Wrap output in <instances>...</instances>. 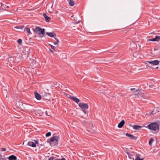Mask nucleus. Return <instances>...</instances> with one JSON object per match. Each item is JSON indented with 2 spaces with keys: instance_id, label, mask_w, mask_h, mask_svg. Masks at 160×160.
<instances>
[{
  "instance_id": "f3484780",
  "label": "nucleus",
  "mask_w": 160,
  "mask_h": 160,
  "mask_svg": "<svg viewBox=\"0 0 160 160\" xmlns=\"http://www.w3.org/2000/svg\"><path fill=\"white\" fill-rule=\"evenodd\" d=\"M34 94L35 97L37 99L40 100L41 99V96L36 91L34 92Z\"/></svg>"
},
{
  "instance_id": "423d86ee",
  "label": "nucleus",
  "mask_w": 160,
  "mask_h": 160,
  "mask_svg": "<svg viewBox=\"0 0 160 160\" xmlns=\"http://www.w3.org/2000/svg\"><path fill=\"white\" fill-rule=\"evenodd\" d=\"M128 156V157L130 160H134V158H135V153L132 152H126Z\"/></svg>"
},
{
  "instance_id": "f8f14e48",
  "label": "nucleus",
  "mask_w": 160,
  "mask_h": 160,
  "mask_svg": "<svg viewBox=\"0 0 160 160\" xmlns=\"http://www.w3.org/2000/svg\"><path fill=\"white\" fill-rule=\"evenodd\" d=\"M68 98H70L73 101H74L77 104H78L80 101V100L79 99L75 97L72 96L70 95L69 96V97H68Z\"/></svg>"
},
{
  "instance_id": "37998d69",
  "label": "nucleus",
  "mask_w": 160,
  "mask_h": 160,
  "mask_svg": "<svg viewBox=\"0 0 160 160\" xmlns=\"http://www.w3.org/2000/svg\"><path fill=\"white\" fill-rule=\"evenodd\" d=\"M135 88H132L130 89V90L131 91H132L133 90H135Z\"/></svg>"
},
{
  "instance_id": "de8ad7c7",
  "label": "nucleus",
  "mask_w": 160,
  "mask_h": 160,
  "mask_svg": "<svg viewBox=\"0 0 160 160\" xmlns=\"http://www.w3.org/2000/svg\"><path fill=\"white\" fill-rule=\"evenodd\" d=\"M157 50V49H154V50L155 51V50Z\"/></svg>"
},
{
  "instance_id": "a878e982",
  "label": "nucleus",
  "mask_w": 160,
  "mask_h": 160,
  "mask_svg": "<svg viewBox=\"0 0 160 160\" xmlns=\"http://www.w3.org/2000/svg\"><path fill=\"white\" fill-rule=\"evenodd\" d=\"M11 160H17V157L14 155H11Z\"/></svg>"
},
{
  "instance_id": "a18cd8bd",
  "label": "nucleus",
  "mask_w": 160,
  "mask_h": 160,
  "mask_svg": "<svg viewBox=\"0 0 160 160\" xmlns=\"http://www.w3.org/2000/svg\"><path fill=\"white\" fill-rule=\"evenodd\" d=\"M10 156H9L8 157V160H10Z\"/></svg>"
},
{
  "instance_id": "c9c22d12",
  "label": "nucleus",
  "mask_w": 160,
  "mask_h": 160,
  "mask_svg": "<svg viewBox=\"0 0 160 160\" xmlns=\"http://www.w3.org/2000/svg\"><path fill=\"white\" fill-rule=\"evenodd\" d=\"M54 158L53 157H50L48 159L49 160H53Z\"/></svg>"
},
{
  "instance_id": "20e7f679",
  "label": "nucleus",
  "mask_w": 160,
  "mask_h": 160,
  "mask_svg": "<svg viewBox=\"0 0 160 160\" xmlns=\"http://www.w3.org/2000/svg\"><path fill=\"white\" fill-rule=\"evenodd\" d=\"M78 105L82 109H87L88 108V104L87 103H80Z\"/></svg>"
},
{
  "instance_id": "aec40b11",
  "label": "nucleus",
  "mask_w": 160,
  "mask_h": 160,
  "mask_svg": "<svg viewBox=\"0 0 160 160\" xmlns=\"http://www.w3.org/2000/svg\"><path fill=\"white\" fill-rule=\"evenodd\" d=\"M135 160H143V159L140 158V154L136 153L135 156Z\"/></svg>"
},
{
  "instance_id": "72a5a7b5",
  "label": "nucleus",
  "mask_w": 160,
  "mask_h": 160,
  "mask_svg": "<svg viewBox=\"0 0 160 160\" xmlns=\"http://www.w3.org/2000/svg\"><path fill=\"white\" fill-rule=\"evenodd\" d=\"M18 42L19 44H21L22 43V40L21 39H19L17 41Z\"/></svg>"
},
{
  "instance_id": "603ef678",
  "label": "nucleus",
  "mask_w": 160,
  "mask_h": 160,
  "mask_svg": "<svg viewBox=\"0 0 160 160\" xmlns=\"http://www.w3.org/2000/svg\"><path fill=\"white\" fill-rule=\"evenodd\" d=\"M10 60H11V61H12V59H10Z\"/></svg>"
},
{
  "instance_id": "0eeeda50",
  "label": "nucleus",
  "mask_w": 160,
  "mask_h": 160,
  "mask_svg": "<svg viewBox=\"0 0 160 160\" xmlns=\"http://www.w3.org/2000/svg\"><path fill=\"white\" fill-rule=\"evenodd\" d=\"M29 50V49L28 48H24L21 54L22 55H26L27 56V57H28L30 52Z\"/></svg>"
},
{
  "instance_id": "bb28decb",
  "label": "nucleus",
  "mask_w": 160,
  "mask_h": 160,
  "mask_svg": "<svg viewBox=\"0 0 160 160\" xmlns=\"http://www.w3.org/2000/svg\"><path fill=\"white\" fill-rule=\"evenodd\" d=\"M54 38L56 40V41L53 42L54 44L55 45L58 44V43L59 42V40L56 38Z\"/></svg>"
},
{
  "instance_id": "39448f33",
  "label": "nucleus",
  "mask_w": 160,
  "mask_h": 160,
  "mask_svg": "<svg viewBox=\"0 0 160 160\" xmlns=\"http://www.w3.org/2000/svg\"><path fill=\"white\" fill-rule=\"evenodd\" d=\"M34 142H35L32 141L28 142L27 145L30 146H31L33 148L35 147L36 146V144H38V142L37 140H34Z\"/></svg>"
},
{
  "instance_id": "8fccbe9b",
  "label": "nucleus",
  "mask_w": 160,
  "mask_h": 160,
  "mask_svg": "<svg viewBox=\"0 0 160 160\" xmlns=\"http://www.w3.org/2000/svg\"><path fill=\"white\" fill-rule=\"evenodd\" d=\"M10 58H12V57L11 56Z\"/></svg>"
},
{
  "instance_id": "9b49d317",
  "label": "nucleus",
  "mask_w": 160,
  "mask_h": 160,
  "mask_svg": "<svg viewBox=\"0 0 160 160\" xmlns=\"http://www.w3.org/2000/svg\"><path fill=\"white\" fill-rule=\"evenodd\" d=\"M159 112V109L157 107L155 108L152 111V112L150 113V115H154L157 112Z\"/></svg>"
},
{
  "instance_id": "f257e3e1",
  "label": "nucleus",
  "mask_w": 160,
  "mask_h": 160,
  "mask_svg": "<svg viewBox=\"0 0 160 160\" xmlns=\"http://www.w3.org/2000/svg\"><path fill=\"white\" fill-rule=\"evenodd\" d=\"M148 127L149 129L154 131H156L157 129L158 131L159 130V125L156 122H153L149 124L148 126Z\"/></svg>"
},
{
  "instance_id": "e433bc0d",
  "label": "nucleus",
  "mask_w": 160,
  "mask_h": 160,
  "mask_svg": "<svg viewBox=\"0 0 160 160\" xmlns=\"http://www.w3.org/2000/svg\"><path fill=\"white\" fill-rule=\"evenodd\" d=\"M1 149L2 151H6V148H2Z\"/></svg>"
},
{
  "instance_id": "3c124183",
  "label": "nucleus",
  "mask_w": 160,
  "mask_h": 160,
  "mask_svg": "<svg viewBox=\"0 0 160 160\" xmlns=\"http://www.w3.org/2000/svg\"><path fill=\"white\" fill-rule=\"evenodd\" d=\"M138 90H136V92H138Z\"/></svg>"
},
{
  "instance_id": "c03bdc74",
  "label": "nucleus",
  "mask_w": 160,
  "mask_h": 160,
  "mask_svg": "<svg viewBox=\"0 0 160 160\" xmlns=\"http://www.w3.org/2000/svg\"><path fill=\"white\" fill-rule=\"evenodd\" d=\"M50 51L52 52H53V51L51 50V49H50Z\"/></svg>"
},
{
  "instance_id": "7ed1b4c3",
  "label": "nucleus",
  "mask_w": 160,
  "mask_h": 160,
  "mask_svg": "<svg viewBox=\"0 0 160 160\" xmlns=\"http://www.w3.org/2000/svg\"><path fill=\"white\" fill-rule=\"evenodd\" d=\"M58 142V137L57 136H53L51 137L49 140H47V142L49 143L51 146H53L52 145V143L54 142L55 143H57Z\"/></svg>"
},
{
  "instance_id": "09e8293b",
  "label": "nucleus",
  "mask_w": 160,
  "mask_h": 160,
  "mask_svg": "<svg viewBox=\"0 0 160 160\" xmlns=\"http://www.w3.org/2000/svg\"><path fill=\"white\" fill-rule=\"evenodd\" d=\"M13 60L15 61V60L14 59V58L13 59Z\"/></svg>"
},
{
  "instance_id": "9d476101",
  "label": "nucleus",
  "mask_w": 160,
  "mask_h": 160,
  "mask_svg": "<svg viewBox=\"0 0 160 160\" xmlns=\"http://www.w3.org/2000/svg\"><path fill=\"white\" fill-rule=\"evenodd\" d=\"M90 128L89 130H87V133H88V134H89L90 133H94L95 132V131L94 129H93V125H91L90 126Z\"/></svg>"
},
{
  "instance_id": "f03ea898",
  "label": "nucleus",
  "mask_w": 160,
  "mask_h": 160,
  "mask_svg": "<svg viewBox=\"0 0 160 160\" xmlns=\"http://www.w3.org/2000/svg\"><path fill=\"white\" fill-rule=\"evenodd\" d=\"M33 31L38 35H45V29L42 28L38 26L36 27Z\"/></svg>"
},
{
  "instance_id": "a19ab883",
  "label": "nucleus",
  "mask_w": 160,
  "mask_h": 160,
  "mask_svg": "<svg viewBox=\"0 0 160 160\" xmlns=\"http://www.w3.org/2000/svg\"><path fill=\"white\" fill-rule=\"evenodd\" d=\"M45 113L47 115V116H49V115H48V112H47V111H46L45 112Z\"/></svg>"
},
{
  "instance_id": "5701e85b",
  "label": "nucleus",
  "mask_w": 160,
  "mask_h": 160,
  "mask_svg": "<svg viewBox=\"0 0 160 160\" xmlns=\"http://www.w3.org/2000/svg\"><path fill=\"white\" fill-rule=\"evenodd\" d=\"M141 92V90H139V92H137V93H136L135 94H135L136 95H138V97L139 96L141 97H143L144 96V93H142Z\"/></svg>"
},
{
  "instance_id": "c85d7f7f",
  "label": "nucleus",
  "mask_w": 160,
  "mask_h": 160,
  "mask_svg": "<svg viewBox=\"0 0 160 160\" xmlns=\"http://www.w3.org/2000/svg\"><path fill=\"white\" fill-rule=\"evenodd\" d=\"M156 40V41H158L159 39H160V36H155L154 38Z\"/></svg>"
},
{
  "instance_id": "c756f323",
  "label": "nucleus",
  "mask_w": 160,
  "mask_h": 160,
  "mask_svg": "<svg viewBox=\"0 0 160 160\" xmlns=\"http://www.w3.org/2000/svg\"><path fill=\"white\" fill-rule=\"evenodd\" d=\"M154 141V139L153 138H151L149 140V144L150 145H151L152 143V142Z\"/></svg>"
},
{
  "instance_id": "2f4dec72",
  "label": "nucleus",
  "mask_w": 160,
  "mask_h": 160,
  "mask_svg": "<svg viewBox=\"0 0 160 160\" xmlns=\"http://www.w3.org/2000/svg\"><path fill=\"white\" fill-rule=\"evenodd\" d=\"M138 54V52H135L133 53V56L134 57L137 58V55Z\"/></svg>"
},
{
  "instance_id": "f704fd0d",
  "label": "nucleus",
  "mask_w": 160,
  "mask_h": 160,
  "mask_svg": "<svg viewBox=\"0 0 160 160\" xmlns=\"http://www.w3.org/2000/svg\"><path fill=\"white\" fill-rule=\"evenodd\" d=\"M50 46H51V48L53 50H55V47L54 46L51 45H50Z\"/></svg>"
},
{
  "instance_id": "58836bf2",
  "label": "nucleus",
  "mask_w": 160,
  "mask_h": 160,
  "mask_svg": "<svg viewBox=\"0 0 160 160\" xmlns=\"http://www.w3.org/2000/svg\"><path fill=\"white\" fill-rule=\"evenodd\" d=\"M19 28L21 29H22V28L24 27V26L22 25V26H19Z\"/></svg>"
},
{
  "instance_id": "864d4df0",
  "label": "nucleus",
  "mask_w": 160,
  "mask_h": 160,
  "mask_svg": "<svg viewBox=\"0 0 160 160\" xmlns=\"http://www.w3.org/2000/svg\"><path fill=\"white\" fill-rule=\"evenodd\" d=\"M158 68V67L156 68Z\"/></svg>"
},
{
  "instance_id": "ddd939ff",
  "label": "nucleus",
  "mask_w": 160,
  "mask_h": 160,
  "mask_svg": "<svg viewBox=\"0 0 160 160\" xmlns=\"http://www.w3.org/2000/svg\"><path fill=\"white\" fill-rule=\"evenodd\" d=\"M34 113L37 116H41L42 115L43 112L40 110H36L34 111Z\"/></svg>"
},
{
  "instance_id": "79ce46f5",
  "label": "nucleus",
  "mask_w": 160,
  "mask_h": 160,
  "mask_svg": "<svg viewBox=\"0 0 160 160\" xmlns=\"http://www.w3.org/2000/svg\"><path fill=\"white\" fill-rule=\"evenodd\" d=\"M14 28L18 29L19 28V26H16L14 27Z\"/></svg>"
},
{
  "instance_id": "ea45409f",
  "label": "nucleus",
  "mask_w": 160,
  "mask_h": 160,
  "mask_svg": "<svg viewBox=\"0 0 160 160\" xmlns=\"http://www.w3.org/2000/svg\"><path fill=\"white\" fill-rule=\"evenodd\" d=\"M149 87L150 88H152V87H153V85H149Z\"/></svg>"
},
{
  "instance_id": "6ab92c4d",
  "label": "nucleus",
  "mask_w": 160,
  "mask_h": 160,
  "mask_svg": "<svg viewBox=\"0 0 160 160\" xmlns=\"http://www.w3.org/2000/svg\"><path fill=\"white\" fill-rule=\"evenodd\" d=\"M130 48H136L137 47V46L136 43L134 42H132L130 44Z\"/></svg>"
},
{
  "instance_id": "412c9836",
  "label": "nucleus",
  "mask_w": 160,
  "mask_h": 160,
  "mask_svg": "<svg viewBox=\"0 0 160 160\" xmlns=\"http://www.w3.org/2000/svg\"><path fill=\"white\" fill-rule=\"evenodd\" d=\"M142 127L140 126L136 125H134V126H133V128L134 129L137 130H139L140 128H142Z\"/></svg>"
},
{
  "instance_id": "2eb2a0df",
  "label": "nucleus",
  "mask_w": 160,
  "mask_h": 160,
  "mask_svg": "<svg viewBox=\"0 0 160 160\" xmlns=\"http://www.w3.org/2000/svg\"><path fill=\"white\" fill-rule=\"evenodd\" d=\"M126 135L129 137L131 139L136 140L138 138L137 137H134L133 135L130 134L128 133H126Z\"/></svg>"
},
{
  "instance_id": "dca6fc26",
  "label": "nucleus",
  "mask_w": 160,
  "mask_h": 160,
  "mask_svg": "<svg viewBox=\"0 0 160 160\" xmlns=\"http://www.w3.org/2000/svg\"><path fill=\"white\" fill-rule=\"evenodd\" d=\"M43 17H44L45 21L46 22H50V19H51L49 17H48L47 14L45 13H43Z\"/></svg>"
},
{
  "instance_id": "5fc2aeb1",
  "label": "nucleus",
  "mask_w": 160,
  "mask_h": 160,
  "mask_svg": "<svg viewBox=\"0 0 160 160\" xmlns=\"http://www.w3.org/2000/svg\"><path fill=\"white\" fill-rule=\"evenodd\" d=\"M159 44H160V42H159Z\"/></svg>"
},
{
  "instance_id": "393cba45",
  "label": "nucleus",
  "mask_w": 160,
  "mask_h": 160,
  "mask_svg": "<svg viewBox=\"0 0 160 160\" xmlns=\"http://www.w3.org/2000/svg\"><path fill=\"white\" fill-rule=\"evenodd\" d=\"M69 4L71 6H73L75 4L73 0H69Z\"/></svg>"
},
{
  "instance_id": "4468645a",
  "label": "nucleus",
  "mask_w": 160,
  "mask_h": 160,
  "mask_svg": "<svg viewBox=\"0 0 160 160\" xmlns=\"http://www.w3.org/2000/svg\"><path fill=\"white\" fill-rule=\"evenodd\" d=\"M46 34L51 37H54L56 36V34L54 32H47L46 33Z\"/></svg>"
},
{
  "instance_id": "cd10ccee",
  "label": "nucleus",
  "mask_w": 160,
  "mask_h": 160,
  "mask_svg": "<svg viewBox=\"0 0 160 160\" xmlns=\"http://www.w3.org/2000/svg\"><path fill=\"white\" fill-rule=\"evenodd\" d=\"M77 19L75 18L74 19V20L75 21V22H73V23L76 24L79 23V22H80V20H78V21H77Z\"/></svg>"
},
{
  "instance_id": "4be33fe9",
  "label": "nucleus",
  "mask_w": 160,
  "mask_h": 160,
  "mask_svg": "<svg viewBox=\"0 0 160 160\" xmlns=\"http://www.w3.org/2000/svg\"><path fill=\"white\" fill-rule=\"evenodd\" d=\"M36 61L35 60H33L32 61L31 65H32V67H33V68H36Z\"/></svg>"
},
{
  "instance_id": "473e14b6",
  "label": "nucleus",
  "mask_w": 160,
  "mask_h": 160,
  "mask_svg": "<svg viewBox=\"0 0 160 160\" xmlns=\"http://www.w3.org/2000/svg\"><path fill=\"white\" fill-rule=\"evenodd\" d=\"M147 41H153V42L156 41V40L154 38L151 39H148L147 40Z\"/></svg>"
},
{
  "instance_id": "4c0bfd02",
  "label": "nucleus",
  "mask_w": 160,
  "mask_h": 160,
  "mask_svg": "<svg viewBox=\"0 0 160 160\" xmlns=\"http://www.w3.org/2000/svg\"><path fill=\"white\" fill-rule=\"evenodd\" d=\"M55 160H66L65 158H62L61 159H55Z\"/></svg>"
},
{
  "instance_id": "6e6552de",
  "label": "nucleus",
  "mask_w": 160,
  "mask_h": 160,
  "mask_svg": "<svg viewBox=\"0 0 160 160\" xmlns=\"http://www.w3.org/2000/svg\"><path fill=\"white\" fill-rule=\"evenodd\" d=\"M15 105L17 108H20L22 109H23V104L21 102L19 101L17 102L16 103Z\"/></svg>"
},
{
  "instance_id": "1a4fd4ad",
  "label": "nucleus",
  "mask_w": 160,
  "mask_h": 160,
  "mask_svg": "<svg viewBox=\"0 0 160 160\" xmlns=\"http://www.w3.org/2000/svg\"><path fill=\"white\" fill-rule=\"evenodd\" d=\"M147 62L149 63L152 64V65H158L159 62V61L158 60H154L151 61H147Z\"/></svg>"
},
{
  "instance_id": "7c9ffc66",
  "label": "nucleus",
  "mask_w": 160,
  "mask_h": 160,
  "mask_svg": "<svg viewBox=\"0 0 160 160\" xmlns=\"http://www.w3.org/2000/svg\"><path fill=\"white\" fill-rule=\"evenodd\" d=\"M51 133L50 132H48L46 133V137H48L51 136Z\"/></svg>"
},
{
  "instance_id": "b1692460",
  "label": "nucleus",
  "mask_w": 160,
  "mask_h": 160,
  "mask_svg": "<svg viewBox=\"0 0 160 160\" xmlns=\"http://www.w3.org/2000/svg\"><path fill=\"white\" fill-rule=\"evenodd\" d=\"M24 30L25 31H26L28 33L29 35L32 34V33L30 31V28H29L26 27L25 28Z\"/></svg>"
},
{
  "instance_id": "49530a36",
  "label": "nucleus",
  "mask_w": 160,
  "mask_h": 160,
  "mask_svg": "<svg viewBox=\"0 0 160 160\" xmlns=\"http://www.w3.org/2000/svg\"><path fill=\"white\" fill-rule=\"evenodd\" d=\"M7 97H8L7 95H6L5 98H7Z\"/></svg>"
},
{
  "instance_id": "a211bd4d",
  "label": "nucleus",
  "mask_w": 160,
  "mask_h": 160,
  "mask_svg": "<svg viewBox=\"0 0 160 160\" xmlns=\"http://www.w3.org/2000/svg\"><path fill=\"white\" fill-rule=\"evenodd\" d=\"M125 124V121L124 120H122L118 124V127L119 128H122L123 126Z\"/></svg>"
}]
</instances>
